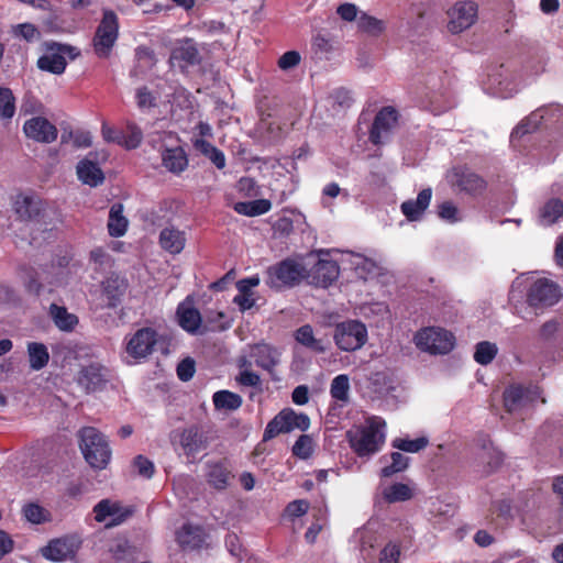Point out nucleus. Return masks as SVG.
Segmentation results:
<instances>
[{"label":"nucleus","mask_w":563,"mask_h":563,"mask_svg":"<svg viewBox=\"0 0 563 563\" xmlns=\"http://www.w3.org/2000/svg\"><path fill=\"white\" fill-rule=\"evenodd\" d=\"M295 338L299 343L309 347H312L317 342L313 335V330L309 324L300 327L296 331Z\"/></svg>","instance_id":"0e129e2a"},{"label":"nucleus","mask_w":563,"mask_h":563,"mask_svg":"<svg viewBox=\"0 0 563 563\" xmlns=\"http://www.w3.org/2000/svg\"><path fill=\"white\" fill-rule=\"evenodd\" d=\"M119 512V507L111 504L108 499H102L93 507L95 519L98 522H104L108 517H112Z\"/></svg>","instance_id":"864d4df0"},{"label":"nucleus","mask_w":563,"mask_h":563,"mask_svg":"<svg viewBox=\"0 0 563 563\" xmlns=\"http://www.w3.org/2000/svg\"><path fill=\"white\" fill-rule=\"evenodd\" d=\"M208 321L210 323H218L217 325H213L211 329L217 331H224L231 328L232 322L231 320L227 319V316L222 311H217L213 313H210L208 316Z\"/></svg>","instance_id":"338daca9"},{"label":"nucleus","mask_w":563,"mask_h":563,"mask_svg":"<svg viewBox=\"0 0 563 563\" xmlns=\"http://www.w3.org/2000/svg\"><path fill=\"white\" fill-rule=\"evenodd\" d=\"M309 427L310 419L307 415L298 413L291 408H285L267 423L263 441L272 440L280 433H287L295 429L306 431Z\"/></svg>","instance_id":"6e6552de"},{"label":"nucleus","mask_w":563,"mask_h":563,"mask_svg":"<svg viewBox=\"0 0 563 563\" xmlns=\"http://www.w3.org/2000/svg\"><path fill=\"white\" fill-rule=\"evenodd\" d=\"M177 376L181 382L190 380L196 372L195 361L190 357H186L180 361L176 368Z\"/></svg>","instance_id":"13d9d810"},{"label":"nucleus","mask_w":563,"mask_h":563,"mask_svg":"<svg viewBox=\"0 0 563 563\" xmlns=\"http://www.w3.org/2000/svg\"><path fill=\"white\" fill-rule=\"evenodd\" d=\"M258 367L272 371L278 364L279 353L275 347L266 343L256 344L252 353Z\"/></svg>","instance_id":"473e14b6"},{"label":"nucleus","mask_w":563,"mask_h":563,"mask_svg":"<svg viewBox=\"0 0 563 563\" xmlns=\"http://www.w3.org/2000/svg\"><path fill=\"white\" fill-rule=\"evenodd\" d=\"M13 210L20 221L32 222L38 231L46 232L54 228L55 210L35 195H16Z\"/></svg>","instance_id":"f257e3e1"},{"label":"nucleus","mask_w":563,"mask_h":563,"mask_svg":"<svg viewBox=\"0 0 563 563\" xmlns=\"http://www.w3.org/2000/svg\"><path fill=\"white\" fill-rule=\"evenodd\" d=\"M400 556V548L398 544L389 542L387 543L379 554L380 563H398Z\"/></svg>","instance_id":"bf43d9fd"},{"label":"nucleus","mask_w":563,"mask_h":563,"mask_svg":"<svg viewBox=\"0 0 563 563\" xmlns=\"http://www.w3.org/2000/svg\"><path fill=\"white\" fill-rule=\"evenodd\" d=\"M448 30L452 34H460L470 29L477 20L478 5L472 0L457 1L446 11Z\"/></svg>","instance_id":"9b49d317"},{"label":"nucleus","mask_w":563,"mask_h":563,"mask_svg":"<svg viewBox=\"0 0 563 563\" xmlns=\"http://www.w3.org/2000/svg\"><path fill=\"white\" fill-rule=\"evenodd\" d=\"M309 501L306 499H296L290 501L285 510H284V517L294 520L295 518H299L303 515H306L309 510Z\"/></svg>","instance_id":"4d7b16f0"},{"label":"nucleus","mask_w":563,"mask_h":563,"mask_svg":"<svg viewBox=\"0 0 563 563\" xmlns=\"http://www.w3.org/2000/svg\"><path fill=\"white\" fill-rule=\"evenodd\" d=\"M336 14L345 22H353L358 19V8L351 2L341 3L336 8Z\"/></svg>","instance_id":"680f3d73"},{"label":"nucleus","mask_w":563,"mask_h":563,"mask_svg":"<svg viewBox=\"0 0 563 563\" xmlns=\"http://www.w3.org/2000/svg\"><path fill=\"white\" fill-rule=\"evenodd\" d=\"M380 427H385V421L372 420L368 426L347 432L350 446L358 456H369L379 451L385 441Z\"/></svg>","instance_id":"39448f33"},{"label":"nucleus","mask_w":563,"mask_h":563,"mask_svg":"<svg viewBox=\"0 0 563 563\" xmlns=\"http://www.w3.org/2000/svg\"><path fill=\"white\" fill-rule=\"evenodd\" d=\"M128 284L119 276H110L102 282V294L108 308H117L125 294Z\"/></svg>","instance_id":"cd10ccee"},{"label":"nucleus","mask_w":563,"mask_h":563,"mask_svg":"<svg viewBox=\"0 0 563 563\" xmlns=\"http://www.w3.org/2000/svg\"><path fill=\"white\" fill-rule=\"evenodd\" d=\"M26 137L38 143H53L57 139V128L44 117H33L23 124Z\"/></svg>","instance_id":"a211bd4d"},{"label":"nucleus","mask_w":563,"mask_h":563,"mask_svg":"<svg viewBox=\"0 0 563 563\" xmlns=\"http://www.w3.org/2000/svg\"><path fill=\"white\" fill-rule=\"evenodd\" d=\"M161 156L162 165L172 174L180 175L188 168V155L183 146L166 147Z\"/></svg>","instance_id":"5701e85b"},{"label":"nucleus","mask_w":563,"mask_h":563,"mask_svg":"<svg viewBox=\"0 0 563 563\" xmlns=\"http://www.w3.org/2000/svg\"><path fill=\"white\" fill-rule=\"evenodd\" d=\"M498 349L495 343L482 341L476 344L474 360L481 365L489 364L497 355Z\"/></svg>","instance_id":"de8ad7c7"},{"label":"nucleus","mask_w":563,"mask_h":563,"mask_svg":"<svg viewBox=\"0 0 563 563\" xmlns=\"http://www.w3.org/2000/svg\"><path fill=\"white\" fill-rule=\"evenodd\" d=\"M260 285V277L257 275L240 279L236 283L239 294L234 296L233 303H235L240 311L244 312L255 306V298L253 297V288Z\"/></svg>","instance_id":"b1692460"},{"label":"nucleus","mask_w":563,"mask_h":563,"mask_svg":"<svg viewBox=\"0 0 563 563\" xmlns=\"http://www.w3.org/2000/svg\"><path fill=\"white\" fill-rule=\"evenodd\" d=\"M398 111L390 106L382 108L374 118L369 129L368 140L374 145L387 141L398 124Z\"/></svg>","instance_id":"f8f14e48"},{"label":"nucleus","mask_w":563,"mask_h":563,"mask_svg":"<svg viewBox=\"0 0 563 563\" xmlns=\"http://www.w3.org/2000/svg\"><path fill=\"white\" fill-rule=\"evenodd\" d=\"M158 342V333L155 329L145 327L135 331L126 343V353L135 358H146L151 355Z\"/></svg>","instance_id":"2eb2a0df"},{"label":"nucleus","mask_w":563,"mask_h":563,"mask_svg":"<svg viewBox=\"0 0 563 563\" xmlns=\"http://www.w3.org/2000/svg\"><path fill=\"white\" fill-rule=\"evenodd\" d=\"M272 208V202L267 199H256L252 201H239L234 203L233 209L239 214L246 217H257L267 213Z\"/></svg>","instance_id":"e433bc0d"},{"label":"nucleus","mask_w":563,"mask_h":563,"mask_svg":"<svg viewBox=\"0 0 563 563\" xmlns=\"http://www.w3.org/2000/svg\"><path fill=\"white\" fill-rule=\"evenodd\" d=\"M78 438L79 448L87 463L97 470L106 468L112 454L107 438L93 427L81 428Z\"/></svg>","instance_id":"7ed1b4c3"},{"label":"nucleus","mask_w":563,"mask_h":563,"mask_svg":"<svg viewBox=\"0 0 563 563\" xmlns=\"http://www.w3.org/2000/svg\"><path fill=\"white\" fill-rule=\"evenodd\" d=\"M196 151L207 157L218 169H223L227 164L224 153L205 139H196L192 142Z\"/></svg>","instance_id":"f704fd0d"},{"label":"nucleus","mask_w":563,"mask_h":563,"mask_svg":"<svg viewBox=\"0 0 563 563\" xmlns=\"http://www.w3.org/2000/svg\"><path fill=\"white\" fill-rule=\"evenodd\" d=\"M450 178L453 188L471 196L482 195L487 186L482 176L465 166L453 167Z\"/></svg>","instance_id":"4468645a"},{"label":"nucleus","mask_w":563,"mask_h":563,"mask_svg":"<svg viewBox=\"0 0 563 563\" xmlns=\"http://www.w3.org/2000/svg\"><path fill=\"white\" fill-rule=\"evenodd\" d=\"M366 325L358 320H346L336 324L334 341L342 351L352 352L361 349L367 341Z\"/></svg>","instance_id":"1a4fd4ad"},{"label":"nucleus","mask_w":563,"mask_h":563,"mask_svg":"<svg viewBox=\"0 0 563 563\" xmlns=\"http://www.w3.org/2000/svg\"><path fill=\"white\" fill-rule=\"evenodd\" d=\"M310 277V269L303 258L287 257L266 269V285L271 289L283 290L298 286Z\"/></svg>","instance_id":"f03ea898"},{"label":"nucleus","mask_w":563,"mask_h":563,"mask_svg":"<svg viewBox=\"0 0 563 563\" xmlns=\"http://www.w3.org/2000/svg\"><path fill=\"white\" fill-rule=\"evenodd\" d=\"M51 314L55 325L62 331H73L78 323L77 316L69 313L63 306L51 305Z\"/></svg>","instance_id":"4c0bfd02"},{"label":"nucleus","mask_w":563,"mask_h":563,"mask_svg":"<svg viewBox=\"0 0 563 563\" xmlns=\"http://www.w3.org/2000/svg\"><path fill=\"white\" fill-rule=\"evenodd\" d=\"M217 409L236 410L242 406V397L230 390H219L212 396Z\"/></svg>","instance_id":"a19ab883"},{"label":"nucleus","mask_w":563,"mask_h":563,"mask_svg":"<svg viewBox=\"0 0 563 563\" xmlns=\"http://www.w3.org/2000/svg\"><path fill=\"white\" fill-rule=\"evenodd\" d=\"M353 101L350 90L338 88L324 99V107L334 117L344 113L353 104Z\"/></svg>","instance_id":"c756f323"},{"label":"nucleus","mask_w":563,"mask_h":563,"mask_svg":"<svg viewBox=\"0 0 563 563\" xmlns=\"http://www.w3.org/2000/svg\"><path fill=\"white\" fill-rule=\"evenodd\" d=\"M236 382L242 386L258 387L261 385V377L254 372L242 371L236 377Z\"/></svg>","instance_id":"774afa93"},{"label":"nucleus","mask_w":563,"mask_h":563,"mask_svg":"<svg viewBox=\"0 0 563 563\" xmlns=\"http://www.w3.org/2000/svg\"><path fill=\"white\" fill-rule=\"evenodd\" d=\"M233 477L228 461L208 462L206 479L214 489L224 490Z\"/></svg>","instance_id":"412c9836"},{"label":"nucleus","mask_w":563,"mask_h":563,"mask_svg":"<svg viewBox=\"0 0 563 563\" xmlns=\"http://www.w3.org/2000/svg\"><path fill=\"white\" fill-rule=\"evenodd\" d=\"M97 153L89 152L88 155L80 159L76 166V174L78 179L90 187H98L103 184L106 177L96 162Z\"/></svg>","instance_id":"6ab92c4d"},{"label":"nucleus","mask_w":563,"mask_h":563,"mask_svg":"<svg viewBox=\"0 0 563 563\" xmlns=\"http://www.w3.org/2000/svg\"><path fill=\"white\" fill-rule=\"evenodd\" d=\"M123 205L113 203L109 211L108 232L112 238L123 236L128 230V219L123 216Z\"/></svg>","instance_id":"72a5a7b5"},{"label":"nucleus","mask_w":563,"mask_h":563,"mask_svg":"<svg viewBox=\"0 0 563 563\" xmlns=\"http://www.w3.org/2000/svg\"><path fill=\"white\" fill-rule=\"evenodd\" d=\"M15 113V98L11 89L0 87V118L10 120Z\"/></svg>","instance_id":"49530a36"},{"label":"nucleus","mask_w":563,"mask_h":563,"mask_svg":"<svg viewBox=\"0 0 563 563\" xmlns=\"http://www.w3.org/2000/svg\"><path fill=\"white\" fill-rule=\"evenodd\" d=\"M350 382L347 375L341 374L333 378L331 384V396L340 401H346L349 398Z\"/></svg>","instance_id":"3c124183"},{"label":"nucleus","mask_w":563,"mask_h":563,"mask_svg":"<svg viewBox=\"0 0 563 563\" xmlns=\"http://www.w3.org/2000/svg\"><path fill=\"white\" fill-rule=\"evenodd\" d=\"M176 541L184 550L200 549L205 542V529L201 526L184 523L176 532Z\"/></svg>","instance_id":"393cba45"},{"label":"nucleus","mask_w":563,"mask_h":563,"mask_svg":"<svg viewBox=\"0 0 563 563\" xmlns=\"http://www.w3.org/2000/svg\"><path fill=\"white\" fill-rule=\"evenodd\" d=\"M75 47L69 45H57V51L44 54L37 59V67L41 70H45L55 75H60L65 71L67 62L64 54H71Z\"/></svg>","instance_id":"aec40b11"},{"label":"nucleus","mask_w":563,"mask_h":563,"mask_svg":"<svg viewBox=\"0 0 563 563\" xmlns=\"http://www.w3.org/2000/svg\"><path fill=\"white\" fill-rule=\"evenodd\" d=\"M24 518L33 525H42L52 521V514L37 503H27L22 508Z\"/></svg>","instance_id":"ea45409f"},{"label":"nucleus","mask_w":563,"mask_h":563,"mask_svg":"<svg viewBox=\"0 0 563 563\" xmlns=\"http://www.w3.org/2000/svg\"><path fill=\"white\" fill-rule=\"evenodd\" d=\"M384 496L388 503L406 501L412 497V492L407 484L396 483L385 490Z\"/></svg>","instance_id":"8fccbe9b"},{"label":"nucleus","mask_w":563,"mask_h":563,"mask_svg":"<svg viewBox=\"0 0 563 563\" xmlns=\"http://www.w3.org/2000/svg\"><path fill=\"white\" fill-rule=\"evenodd\" d=\"M343 252L339 249H319V286L329 287L340 276L338 255Z\"/></svg>","instance_id":"f3484780"},{"label":"nucleus","mask_w":563,"mask_h":563,"mask_svg":"<svg viewBox=\"0 0 563 563\" xmlns=\"http://www.w3.org/2000/svg\"><path fill=\"white\" fill-rule=\"evenodd\" d=\"M428 444L429 440L426 437H419L413 440L407 438H396L391 442L393 448L409 453H417L426 449Z\"/></svg>","instance_id":"37998d69"},{"label":"nucleus","mask_w":563,"mask_h":563,"mask_svg":"<svg viewBox=\"0 0 563 563\" xmlns=\"http://www.w3.org/2000/svg\"><path fill=\"white\" fill-rule=\"evenodd\" d=\"M207 445L206 435L196 426L185 429L180 434V446L188 457H195Z\"/></svg>","instance_id":"4be33fe9"},{"label":"nucleus","mask_w":563,"mask_h":563,"mask_svg":"<svg viewBox=\"0 0 563 563\" xmlns=\"http://www.w3.org/2000/svg\"><path fill=\"white\" fill-rule=\"evenodd\" d=\"M101 133L106 142L114 143L120 146L122 145L123 130L111 128L103 123L101 128Z\"/></svg>","instance_id":"69168bd1"},{"label":"nucleus","mask_w":563,"mask_h":563,"mask_svg":"<svg viewBox=\"0 0 563 563\" xmlns=\"http://www.w3.org/2000/svg\"><path fill=\"white\" fill-rule=\"evenodd\" d=\"M119 37V18L110 9L103 10L102 18L92 37L95 54L99 58H108Z\"/></svg>","instance_id":"423d86ee"},{"label":"nucleus","mask_w":563,"mask_h":563,"mask_svg":"<svg viewBox=\"0 0 563 563\" xmlns=\"http://www.w3.org/2000/svg\"><path fill=\"white\" fill-rule=\"evenodd\" d=\"M73 256L69 253L56 255L51 265L37 273L30 269L26 274L25 288L30 294L40 295L43 289L44 280L48 285L59 286L65 283L67 274L66 268L69 266Z\"/></svg>","instance_id":"20e7f679"},{"label":"nucleus","mask_w":563,"mask_h":563,"mask_svg":"<svg viewBox=\"0 0 563 563\" xmlns=\"http://www.w3.org/2000/svg\"><path fill=\"white\" fill-rule=\"evenodd\" d=\"M391 463L388 465H385L380 471L382 477H390L396 473L404 472L409 464V457L404 455L400 452H393L390 454Z\"/></svg>","instance_id":"a18cd8bd"},{"label":"nucleus","mask_w":563,"mask_h":563,"mask_svg":"<svg viewBox=\"0 0 563 563\" xmlns=\"http://www.w3.org/2000/svg\"><path fill=\"white\" fill-rule=\"evenodd\" d=\"M186 244L185 232L170 227L164 228L159 233V245L170 254H179Z\"/></svg>","instance_id":"7c9ffc66"},{"label":"nucleus","mask_w":563,"mask_h":563,"mask_svg":"<svg viewBox=\"0 0 563 563\" xmlns=\"http://www.w3.org/2000/svg\"><path fill=\"white\" fill-rule=\"evenodd\" d=\"M531 390L529 388H525L523 386L510 385L504 391V407L507 412H516L521 409L527 400H533V398H529V394Z\"/></svg>","instance_id":"c85d7f7f"},{"label":"nucleus","mask_w":563,"mask_h":563,"mask_svg":"<svg viewBox=\"0 0 563 563\" xmlns=\"http://www.w3.org/2000/svg\"><path fill=\"white\" fill-rule=\"evenodd\" d=\"M26 352L30 368L32 371L43 369L49 362V353L47 346L41 342H27Z\"/></svg>","instance_id":"c9c22d12"},{"label":"nucleus","mask_w":563,"mask_h":563,"mask_svg":"<svg viewBox=\"0 0 563 563\" xmlns=\"http://www.w3.org/2000/svg\"><path fill=\"white\" fill-rule=\"evenodd\" d=\"M82 547V539L77 533L54 538L41 548V555L51 562L75 561Z\"/></svg>","instance_id":"0eeeda50"},{"label":"nucleus","mask_w":563,"mask_h":563,"mask_svg":"<svg viewBox=\"0 0 563 563\" xmlns=\"http://www.w3.org/2000/svg\"><path fill=\"white\" fill-rule=\"evenodd\" d=\"M110 551L118 563H133L135 561V548L126 540L117 542Z\"/></svg>","instance_id":"c03bdc74"},{"label":"nucleus","mask_w":563,"mask_h":563,"mask_svg":"<svg viewBox=\"0 0 563 563\" xmlns=\"http://www.w3.org/2000/svg\"><path fill=\"white\" fill-rule=\"evenodd\" d=\"M561 296L560 287L555 283L539 278L530 286L527 302L533 308H545L555 305Z\"/></svg>","instance_id":"ddd939ff"},{"label":"nucleus","mask_w":563,"mask_h":563,"mask_svg":"<svg viewBox=\"0 0 563 563\" xmlns=\"http://www.w3.org/2000/svg\"><path fill=\"white\" fill-rule=\"evenodd\" d=\"M416 344L433 354H446L454 347L453 334L441 328H426L416 334Z\"/></svg>","instance_id":"9d476101"},{"label":"nucleus","mask_w":563,"mask_h":563,"mask_svg":"<svg viewBox=\"0 0 563 563\" xmlns=\"http://www.w3.org/2000/svg\"><path fill=\"white\" fill-rule=\"evenodd\" d=\"M437 213L440 219L449 223H456L461 220L459 209L451 200L439 203Z\"/></svg>","instance_id":"603ef678"},{"label":"nucleus","mask_w":563,"mask_h":563,"mask_svg":"<svg viewBox=\"0 0 563 563\" xmlns=\"http://www.w3.org/2000/svg\"><path fill=\"white\" fill-rule=\"evenodd\" d=\"M432 189L430 187L422 189L416 199H409L401 203L400 210L409 221H417L430 205Z\"/></svg>","instance_id":"a878e982"},{"label":"nucleus","mask_w":563,"mask_h":563,"mask_svg":"<svg viewBox=\"0 0 563 563\" xmlns=\"http://www.w3.org/2000/svg\"><path fill=\"white\" fill-rule=\"evenodd\" d=\"M178 323L186 332L195 334L201 325L200 311L187 301L180 302L176 310Z\"/></svg>","instance_id":"bb28decb"},{"label":"nucleus","mask_w":563,"mask_h":563,"mask_svg":"<svg viewBox=\"0 0 563 563\" xmlns=\"http://www.w3.org/2000/svg\"><path fill=\"white\" fill-rule=\"evenodd\" d=\"M76 382L87 394L101 390L108 383V368L98 362L82 365L77 373Z\"/></svg>","instance_id":"dca6fc26"},{"label":"nucleus","mask_w":563,"mask_h":563,"mask_svg":"<svg viewBox=\"0 0 563 563\" xmlns=\"http://www.w3.org/2000/svg\"><path fill=\"white\" fill-rule=\"evenodd\" d=\"M13 33L27 42H33L40 35L36 26L32 23L18 24L13 27Z\"/></svg>","instance_id":"e2e57ef3"},{"label":"nucleus","mask_w":563,"mask_h":563,"mask_svg":"<svg viewBox=\"0 0 563 563\" xmlns=\"http://www.w3.org/2000/svg\"><path fill=\"white\" fill-rule=\"evenodd\" d=\"M200 60L199 51L191 40H187L183 45L175 47L170 53V62L177 63L180 67L198 65Z\"/></svg>","instance_id":"2f4dec72"},{"label":"nucleus","mask_w":563,"mask_h":563,"mask_svg":"<svg viewBox=\"0 0 563 563\" xmlns=\"http://www.w3.org/2000/svg\"><path fill=\"white\" fill-rule=\"evenodd\" d=\"M312 452V438L307 434L300 435L292 446V454L302 460L310 457Z\"/></svg>","instance_id":"5fc2aeb1"},{"label":"nucleus","mask_w":563,"mask_h":563,"mask_svg":"<svg viewBox=\"0 0 563 563\" xmlns=\"http://www.w3.org/2000/svg\"><path fill=\"white\" fill-rule=\"evenodd\" d=\"M143 140L142 130L134 123H129L123 130L122 147L126 150L137 148Z\"/></svg>","instance_id":"09e8293b"},{"label":"nucleus","mask_w":563,"mask_h":563,"mask_svg":"<svg viewBox=\"0 0 563 563\" xmlns=\"http://www.w3.org/2000/svg\"><path fill=\"white\" fill-rule=\"evenodd\" d=\"M133 467L141 477L146 479L152 478L155 473L154 463L142 454H139L133 459Z\"/></svg>","instance_id":"6e6d98bb"},{"label":"nucleus","mask_w":563,"mask_h":563,"mask_svg":"<svg viewBox=\"0 0 563 563\" xmlns=\"http://www.w3.org/2000/svg\"><path fill=\"white\" fill-rule=\"evenodd\" d=\"M357 27L361 32H364L372 36H379L386 30V24L383 20H379L365 12H361L357 19Z\"/></svg>","instance_id":"79ce46f5"},{"label":"nucleus","mask_w":563,"mask_h":563,"mask_svg":"<svg viewBox=\"0 0 563 563\" xmlns=\"http://www.w3.org/2000/svg\"><path fill=\"white\" fill-rule=\"evenodd\" d=\"M300 60L301 56L299 52L288 51L279 57L277 65L282 70H289L298 66L300 64Z\"/></svg>","instance_id":"052dcab7"},{"label":"nucleus","mask_w":563,"mask_h":563,"mask_svg":"<svg viewBox=\"0 0 563 563\" xmlns=\"http://www.w3.org/2000/svg\"><path fill=\"white\" fill-rule=\"evenodd\" d=\"M563 216V201L558 198L548 200L539 211V220L543 225L555 223Z\"/></svg>","instance_id":"58836bf2"}]
</instances>
